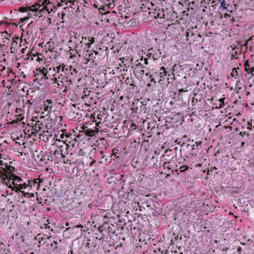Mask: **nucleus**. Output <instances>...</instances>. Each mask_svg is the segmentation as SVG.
Returning <instances> with one entry per match:
<instances>
[{
  "label": "nucleus",
  "mask_w": 254,
  "mask_h": 254,
  "mask_svg": "<svg viewBox=\"0 0 254 254\" xmlns=\"http://www.w3.org/2000/svg\"><path fill=\"white\" fill-rule=\"evenodd\" d=\"M69 229H70V228H69V227H68V228H66V231L68 230Z\"/></svg>",
  "instance_id": "35"
},
{
  "label": "nucleus",
  "mask_w": 254,
  "mask_h": 254,
  "mask_svg": "<svg viewBox=\"0 0 254 254\" xmlns=\"http://www.w3.org/2000/svg\"><path fill=\"white\" fill-rule=\"evenodd\" d=\"M244 66L245 70L247 71H249L250 70L252 69V68L250 66V65L248 61L245 63Z\"/></svg>",
  "instance_id": "17"
},
{
  "label": "nucleus",
  "mask_w": 254,
  "mask_h": 254,
  "mask_svg": "<svg viewBox=\"0 0 254 254\" xmlns=\"http://www.w3.org/2000/svg\"><path fill=\"white\" fill-rule=\"evenodd\" d=\"M21 137H22V136H21H21H20V137L18 136V137H16V138L13 139V140H19V139L20 138H21Z\"/></svg>",
  "instance_id": "25"
},
{
  "label": "nucleus",
  "mask_w": 254,
  "mask_h": 254,
  "mask_svg": "<svg viewBox=\"0 0 254 254\" xmlns=\"http://www.w3.org/2000/svg\"><path fill=\"white\" fill-rule=\"evenodd\" d=\"M64 2L68 6H71L73 4L74 1L73 0H66Z\"/></svg>",
  "instance_id": "18"
},
{
  "label": "nucleus",
  "mask_w": 254,
  "mask_h": 254,
  "mask_svg": "<svg viewBox=\"0 0 254 254\" xmlns=\"http://www.w3.org/2000/svg\"><path fill=\"white\" fill-rule=\"evenodd\" d=\"M245 142L244 141H242L241 143V147H243L244 145Z\"/></svg>",
  "instance_id": "26"
},
{
  "label": "nucleus",
  "mask_w": 254,
  "mask_h": 254,
  "mask_svg": "<svg viewBox=\"0 0 254 254\" xmlns=\"http://www.w3.org/2000/svg\"><path fill=\"white\" fill-rule=\"evenodd\" d=\"M227 16H230V15H228L227 13H226V14H224V17H225L227 18Z\"/></svg>",
  "instance_id": "27"
},
{
  "label": "nucleus",
  "mask_w": 254,
  "mask_h": 254,
  "mask_svg": "<svg viewBox=\"0 0 254 254\" xmlns=\"http://www.w3.org/2000/svg\"><path fill=\"white\" fill-rule=\"evenodd\" d=\"M224 98H222V99H219L218 100V102H219V108H221V107H222L224 105Z\"/></svg>",
  "instance_id": "19"
},
{
  "label": "nucleus",
  "mask_w": 254,
  "mask_h": 254,
  "mask_svg": "<svg viewBox=\"0 0 254 254\" xmlns=\"http://www.w3.org/2000/svg\"><path fill=\"white\" fill-rule=\"evenodd\" d=\"M21 181V179L19 178L18 177H15L14 176H12V182L11 184L13 185H16L17 183L20 182Z\"/></svg>",
  "instance_id": "13"
},
{
  "label": "nucleus",
  "mask_w": 254,
  "mask_h": 254,
  "mask_svg": "<svg viewBox=\"0 0 254 254\" xmlns=\"http://www.w3.org/2000/svg\"><path fill=\"white\" fill-rule=\"evenodd\" d=\"M189 168L188 166H182L181 168H180V169H181V172H183V171H185L187 170H188Z\"/></svg>",
  "instance_id": "20"
},
{
  "label": "nucleus",
  "mask_w": 254,
  "mask_h": 254,
  "mask_svg": "<svg viewBox=\"0 0 254 254\" xmlns=\"http://www.w3.org/2000/svg\"><path fill=\"white\" fill-rule=\"evenodd\" d=\"M151 81H154V82H155V81H154V79H153V78H151Z\"/></svg>",
  "instance_id": "34"
},
{
  "label": "nucleus",
  "mask_w": 254,
  "mask_h": 254,
  "mask_svg": "<svg viewBox=\"0 0 254 254\" xmlns=\"http://www.w3.org/2000/svg\"><path fill=\"white\" fill-rule=\"evenodd\" d=\"M32 121H35V120H34V119H32ZM36 123H37V124H38V123H39V122H40V121H36Z\"/></svg>",
  "instance_id": "29"
},
{
  "label": "nucleus",
  "mask_w": 254,
  "mask_h": 254,
  "mask_svg": "<svg viewBox=\"0 0 254 254\" xmlns=\"http://www.w3.org/2000/svg\"><path fill=\"white\" fill-rule=\"evenodd\" d=\"M45 117L46 118V120H47L49 118L48 114H47L45 116H44V115H41V116H39V118L41 119H44Z\"/></svg>",
  "instance_id": "21"
},
{
  "label": "nucleus",
  "mask_w": 254,
  "mask_h": 254,
  "mask_svg": "<svg viewBox=\"0 0 254 254\" xmlns=\"http://www.w3.org/2000/svg\"><path fill=\"white\" fill-rule=\"evenodd\" d=\"M0 179L2 182V184H5L9 188L11 187L12 176H9L6 172H0Z\"/></svg>",
  "instance_id": "4"
},
{
  "label": "nucleus",
  "mask_w": 254,
  "mask_h": 254,
  "mask_svg": "<svg viewBox=\"0 0 254 254\" xmlns=\"http://www.w3.org/2000/svg\"><path fill=\"white\" fill-rule=\"evenodd\" d=\"M52 80L53 82L56 83L58 86H60L61 84L62 83V80L61 78L59 76V74H57L56 76H55L54 77H52Z\"/></svg>",
  "instance_id": "9"
},
{
  "label": "nucleus",
  "mask_w": 254,
  "mask_h": 254,
  "mask_svg": "<svg viewBox=\"0 0 254 254\" xmlns=\"http://www.w3.org/2000/svg\"><path fill=\"white\" fill-rule=\"evenodd\" d=\"M24 50H25L24 49H22V52H23V53H24Z\"/></svg>",
  "instance_id": "37"
},
{
  "label": "nucleus",
  "mask_w": 254,
  "mask_h": 254,
  "mask_svg": "<svg viewBox=\"0 0 254 254\" xmlns=\"http://www.w3.org/2000/svg\"><path fill=\"white\" fill-rule=\"evenodd\" d=\"M169 164V163L165 162V163H164L163 166H164V167H165L169 168V167H168Z\"/></svg>",
  "instance_id": "24"
},
{
  "label": "nucleus",
  "mask_w": 254,
  "mask_h": 254,
  "mask_svg": "<svg viewBox=\"0 0 254 254\" xmlns=\"http://www.w3.org/2000/svg\"><path fill=\"white\" fill-rule=\"evenodd\" d=\"M97 114H96V113L94 112V114L92 115V117L94 118L93 119V122H97V120L94 121V120L95 119V116H96L97 118L99 121L104 120L106 119V118L107 117V115H106V114L105 112H97Z\"/></svg>",
  "instance_id": "5"
},
{
  "label": "nucleus",
  "mask_w": 254,
  "mask_h": 254,
  "mask_svg": "<svg viewBox=\"0 0 254 254\" xmlns=\"http://www.w3.org/2000/svg\"><path fill=\"white\" fill-rule=\"evenodd\" d=\"M57 10L56 5L51 2L50 0H44L39 2H36L33 4L27 7H21L19 8V11L21 12H27V15L20 19L22 23L27 21L30 18L38 17L40 18L43 16L46 13L49 14L53 12H55Z\"/></svg>",
  "instance_id": "1"
},
{
  "label": "nucleus",
  "mask_w": 254,
  "mask_h": 254,
  "mask_svg": "<svg viewBox=\"0 0 254 254\" xmlns=\"http://www.w3.org/2000/svg\"><path fill=\"white\" fill-rule=\"evenodd\" d=\"M44 112H41V114H44Z\"/></svg>",
  "instance_id": "39"
},
{
  "label": "nucleus",
  "mask_w": 254,
  "mask_h": 254,
  "mask_svg": "<svg viewBox=\"0 0 254 254\" xmlns=\"http://www.w3.org/2000/svg\"><path fill=\"white\" fill-rule=\"evenodd\" d=\"M76 227H81V228H83V226H81V225H77Z\"/></svg>",
  "instance_id": "30"
},
{
  "label": "nucleus",
  "mask_w": 254,
  "mask_h": 254,
  "mask_svg": "<svg viewBox=\"0 0 254 254\" xmlns=\"http://www.w3.org/2000/svg\"><path fill=\"white\" fill-rule=\"evenodd\" d=\"M21 115H19V117L16 120L15 122H22L23 120L24 119L23 117H20Z\"/></svg>",
  "instance_id": "22"
},
{
  "label": "nucleus",
  "mask_w": 254,
  "mask_h": 254,
  "mask_svg": "<svg viewBox=\"0 0 254 254\" xmlns=\"http://www.w3.org/2000/svg\"><path fill=\"white\" fill-rule=\"evenodd\" d=\"M38 179H35L33 180H29L28 181V185L31 187H38L39 183L37 182Z\"/></svg>",
  "instance_id": "10"
},
{
  "label": "nucleus",
  "mask_w": 254,
  "mask_h": 254,
  "mask_svg": "<svg viewBox=\"0 0 254 254\" xmlns=\"http://www.w3.org/2000/svg\"><path fill=\"white\" fill-rule=\"evenodd\" d=\"M28 186V184H24L23 185L22 184H20L18 185V190H20V191L23 193L24 194V195H26V193L24 192V191H22L21 190H22L23 189H25L26 188V187ZM27 194L29 195L30 196H33V193H29V192H27Z\"/></svg>",
  "instance_id": "8"
},
{
  "label": "nucleus",
  "mask_w": 254,
  "mask_h": 254,
  "mask_svg": "<svg viewBox=\"0 0 254 254\" xmlns=\"http://www.w3.org/2000/svg\"><path fill=\"white\" fill-rule=\"evenodd\" d=\"M100 153H101V154H103V151H100Z\"/></svg>",
  "instance_id": "38"
},
{
  "label": "nucleus",
  "mask_w": 254,
  "mask_h": 254,
  "mask_svg": "<svg viewBox=\"0 0 254 254\" xmlns=\"http://www.w3.org/2000/svg\"><path fill=\"white\" fill-rule=\"evenodd\" d=\"M14 167L9 166L6 167V169L3 168L2 170H0V172H6L7 174H9V176H12L11 173L12 171H14Z\"/></svg>",
  "instance_id": "11"
},
{
  "label": "nucleus",
  "mask_w": 254,
  "mask_h": 254,
  "mask_svg": "<svg viewBox=\"0 0 254 254\" xmlns=\"http://www.w3.org/2000/svg\"><path fill=\"white\" fill-rule=\"evenodd\" d=\"M159 74L160 75V78H164L165 76L166 75V72L164 67H162L161 68Z\"/></svg>",
  "instance_id": "14"
},
{
  "label": "nucleus",
  "mask_w": 254,
  "mask_h": 254,
  "mask_svg": "<svg viewBox=\"0 0 254 254\" xmlns=\"http://www.w3.org/2000/svg\"><path fill=\"white\" fill-rule=\"evenodd\" d=\"M79 131L84 133L87 136L93 137L98 132V129L96 127H94V128H90L88 127L83 125Z\"/></svg>",
  "instance_id": "3"
},
{
  "label": "nucleus",
  "mask_w": 254,
  "mask_h": 254,
  "mask_svg": "<svg viewBox=\"0 0 254 254\" xmlns=\"http://www.w3.org/2000/svg\"><path fill=\"white\" fill-rule=\"evenodd\" d=\"M168 176H169V174H167V175H166V178H168Z\"/></svg>",
  "instance_id": "36"
},
{
  "label": "nucleus",
  "mask_w": 254,
  "mask_h": 254,
  "mask_svg": "<svg viewBox=\"0 0 254 254\" xmlns=\"http://www.w3.org/2000/svg\"><path fill=\"white\" fill-rule=\"evenodd\" d=\"M100 121H99L98 123H96V125H98L99 124H100Z\"/></svg>",
  "instance_id": "33"
},
{
  "label": "nucleus",
  "mask_w": 254,
  "mask_h": 254,
  "mask_svg": "<svg viewBox=\"0 0 254 254\" xmlns=\"http://www.w3.org/2000/svg\"><path fill=\"white\" fill-rule=\"evenodd\" d=\"M53 107L52 101L51 100H47L45 104L44 111H50Z\"/></svg>",
  "instance_id": "7"
},
{
  "label": "nucleus",
  "mask_w": 254,
  "mask_h": 254,
  "mask_svg": "<svg viewBox=\"0 0 254 254\" xmlns=\"http://www.w3.org/2000/svg\"><path fill=\"white\" fill-rule=\"evenodd\" d=\"M65 225L66 226H68L69 225V223L68 222H66V224H65Z\"/></svg>",
  "instance_id": "32"
},
{
  "label": "nucleus",
  "mask_w": 254,
  "mask_h": 254,
  "mask_svg": "<svg viewBox=\"0 0 254 254\" xmlns=\"http://www.w3.org/2000/svg\"><path fill=\"white\" fill-rule=\"evenodd\" d=\"M34 57L36 58V60L39 63L43 61L44 59L43 56L40 54L35 55Z\"/></svg>",
  "instance_id": "15"
},
{
  "label": "nucleus",
  "mask_w": 254,
  "mask_h": 254,
  "mask_svg": "<svg viewBox=\"0 0 254 254\" xmlns=\"http://www.w3.org/2000/svg\"><path fill=\"white\" fill-rule=\"evenodd\" d=\"M85 43V44L89 48L92 44L94 42V38L88 37V39L86 38H82V40L81 41L80 43Z\"/></svg>",
  "instance_id": "6"
},
{
  "label": "nucleus",
  "mask_w": 254,
  "mask_h": 254,
  "mask_svg": "<svg viewBox=\"0 0 254 254\" xmlns=\"http://www.w3.org/2000/svg\"><path fill=\"white\" fill-rule=\"evenodd\" d=\"M61 65H59V66H58L57 67H55L56 68V74H58L59 71H60V69H61Z\"/></svg>",
  "instance_id": "23"
},
{
  "label": "nucleus",
  "mask_w": 254,
  "mask_h": 254,
  "mask_svg": "<svg viewBox=\"0 0 254 254\" xmlns=\"http://www.w3.org/2000/svg\"><path fill=\"white\" fill-rule=\"evenodd\" d=\"M37 70H39L43 75L42 78L45 79L54 77L57 75L56 68L49 65L44 66L42 68H39Z\"/></svg>",
  "instance_id": "2"
},
{
  "label": "nucleus",
  "mask_w": 254,
  "mask_h": 254,
  "mask_svg": "<svg viewBox=\"0 0 254 254\" xmlns=\"http://www.w3.org/2000/svg\"><path fill=\"white\" fill-rule=\"evenodd\" d=\"M220 4V7L223 9H226L228 8L229 4L226 3L225 0H219Z\"/></svg>",
  "instance_id": "12"
},
{
  "label": "nucleus",
  "mask_w": 254,
  "mask_h": 254,
  "mask_svg": "<svg viewBox=\"0 0 254 254\" xmlns=\"http://www.w3.org/2000/svg\"><path fill=\"white\" fill-rule=\"evenodd\" d=\"M240 134L242 136H243L244 134H245V132L242 133V132H241L240 133Z\"/></svg>",
  "instance_id": "28"
},
{
  "label": "nucleus",
  "mask_w": 254,
  "mask_h": 254,
  "mask_svg": "<svg viewBox=\"0 0 254 254\" xmlns=\"http://www.w3.org/2000/svg\"><path fill=\"white\" fill-rule=\"evenodd\" d=\"M15 46H17V43L15 41H13L11 44V47L10 48V52L11 53H13L15 52Z\"/></svg>",
  "instance_id": "16"
},
{
  "label": "nucleus",
  "mask_w": 254,
  "mask_h": 254,
  "mask_svg": "<svg viewBox=\"0 0 254 254\" xmlns=\"http://www.w3.org/2000/svg\"><path fill=\"white\" fill-rule=\"evenodd\" d=\"M59 142L63 144H64V142L63 141L61 142L60 141H59Z\"/></svg>",
  "instance_id": "31"
}]
</instances>
